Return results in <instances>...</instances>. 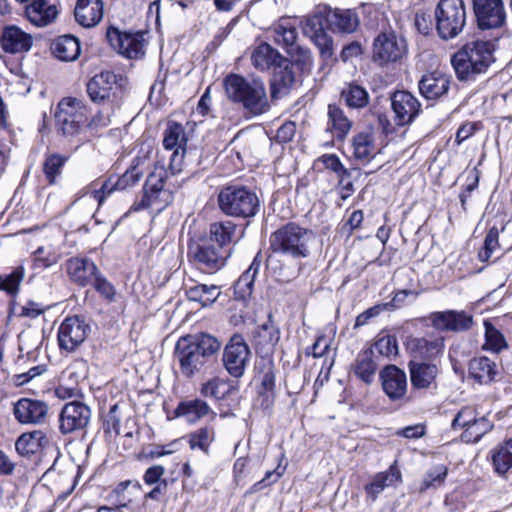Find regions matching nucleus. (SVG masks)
I'll list each match as a JSON object with an SVG mask.
<instances>
[{
	"instance_id": "obj_63",
	"label": "nucleus",
	"mask_w": 512,
	"mask_h": 512,
	"mask_svg": "<svg viewBox=\"0 0 512 512\" xmlns=\"http://www.w3.org/2000/svg\"><path fill=\"white\" fill-rule=\"evenodd\" d=\"M92 184L93 187L90 189V193L99 205H101L104 202L105 198L109 196L113 191H117L116 181L112 183L110 179L104 181L99 189L95 188L94 183Z\"/></svg>"
},
{
	"instance_id": "obj_49",
	"label": "nucleus",
	"mask_w": 512,
	"mask_h": 512,
	"mask_svg": "<svg viewBox=\"0 0 512 512\" xmlns=\"http://www.w3.org/2000/svg\"><path fill=\"white\" fill-rule=\"evenodd\" d=\"M187 438L191 450H200L209 455L210 446L215 440V431L212 427L205 426L188 434Z\"/></svg>"
},
{
	"instance_id": "obj_3",
	"label": "nucleus",
	"mask_w": 512,
	"mask_h": 512,
	"mask_svg": "<svg viewBox=\"0 0 512 512\" xmlns=\"http://www.w3.org/2000/svg\"><path fill=\"white\" fill-rule=\"evenodd\" d=\"M494 45L491 41L467 42L451 58L452 66L460 81H473L487 72L494 61Z\"/></svg>"
},
{
	"instance_id": "obj_40",
	"label": "nucleus",
	"mask_w": 512,
	"mask_h": 512,
	"mask_svg": "<svg viewBox=\"0 0 512 512\" xmlns=\"http://www.w3.org/2000/svg\"><path fill=\"white\" fill-rule=\"evenodd\" d=\"M273 39L278 45L286 48L289 54L299 50L296 43L297 30L296 27L290 23L289 20H281L273 29Z\"/></svg>"
},
{
	"instance_id": "obj_5",
	"label": "nucleus",
	"mask_w": 512,
	"mask_h": 512,
	"mask_svg": "<svg viewBox=\"0 0 512 512\" xmlns=\"http://www.w3.org/2000/svg\"><path fill=\"white\" fill-rule=\"evenodd\" d=\"M217 200L219 209L230 217H253L260 208V201L256 193L239 185L223 187L218 193Z\"/></svg>"
},
{
	"instance_id": "obj_52",
	"label": "nucleus",
	"mask_w": 512,
	"mask_h": 512,
	"mask_svg": "<svg viewBox=\"0 0 512 512\" xmlns=\"http://www.w3.org/2000/svg\"><path fill=\"white\" fill-rule=\"evenodd\" d=\"M230 390L231 386L226 380L214 377L202 385L201 394L205 397L223 399L230 393Z\"/></svg>"
},
{
	"instance_id": "obj_44",
	"label": "nucleus",
	"mask_w": 512,
	"mask_h": 512,
	"mask_svg": "<svg viewBox=\"0 0 512 512\" xmlns=\"http://www.w3.org/2000/svg\"><path fill=\"white\" fill-rule=\"evenodd\" d=\"M261 266V260L257 255L248 269L242 273L234 285V293L238 299L245 300L252 294L254 280Z\"/></svg>"
},
{
	"instance_id": "obj_8",
	"label": "nucleus",
	"mask_w": 512,
	"mask_h": 512,
	"mask_svg": "<svg viewBox=\"0 0 512 512\" xmlns=\"http://www.w3.org/2000/svg\"><path fill=\"white\" fill-rule=\"evenodd\" d=\"M88 119L84 102L73 97L63 98L57 105L55 120L58 130L66 138L78 136Z\"/></svg>"
},
{
	"instance_id": "obj_18",
	"label": "nucleus",
	"mask_w": 512,
	"mask_h": 512,
	"mask_svg": "<svg viewBox=\"0 0 512 512\" xmlns=\"http://www.w3.org/2000/svg\"><path fill=\"white\" fill-rule=\"evenodd\" d=\"M90 326L79 316L67 317L58 328V344L61 350L75 351L87 338Z\"/></svg>"
},
{
	"instance_id": "obj_57",
	"label": "nucleus",
	"mask_w": 512,
	"mask_h": 512,
	"mask_svg": "<svg viewBox=\"0 0 512 512\" xmlns=\"http://www.w3.org/2000/svg\"><path fill=\"white\" fill-rule=\"evenodd\" d=\"M498 238V228L495 226L491 227L485 237L484 246L479 251V259L482 262L488 261L491 258L493 252L497 250V248L499 247Z\"/></svg>"
},
{
	"instance_id": "obj_26",
	"label": "nucleus",
	"mask_w": 512,
	"mask_h": 512,
	"mask_svg": "<svg viewBox=\"0 0 512 512\" xmlns=\"http://www.w3.org/2000/svg\"><path fill=\"white\" fill-rule=\"evenodd\" d=\"M401 480L402 475L396 465H391L388 470L376 473L364 486L367 499L375 502L386 488L396 486Z\"/></svg>"
},
{
	"instance_id": "obj_56",
	"label": "nucleus",
	"mask_w": 512,
	"mask_h": 512,
	"mask_svg": "<svg viewBox=\"0 0 512 512\" xmlns=\"http://www.w3.org/2000/svg\"><path fill=\"white\" fill-rule=\"evenodd\" d=\"M141 177L142 172L138 169V164L133 162L125 173L117 178L116 190L122 191L133 187L140 181Z\"/></svg>"
},
{
	"instance_id": "obj_41",
	"label": "nucleus",
	"mask_w": 512,
	"mask_h": 512,
	"mask_svg": "<svg viewBox=\"0 0 512 512\" xmlns=\"http://www.w3.org/2000/svg\"><path fill=\"white\" fill-rule=\"evenodd\" d=\"M340 98L351 109H361L369 103V93L365 87L356 82H349L341 90Z\"/></svg>"
},
{
	"instance_id": "obj_27",
	"label": "nucleus",
	"mask_w": 512,
	"mask_h": 512,
	"mask_svg": "<svg viewBox=\"0 0 512 512\" xmlns=\"http://www.w3.org/2000/svg\"><path fill=\"white\" fill-rule=\"evenodd\" d=\"M407 349L412 359L432 361L442 354L444 343L442 338L415 337L407 341Z\"/></svg>"
},
{
	"instance_id": "obj_30",
	"label": "nucleus",
	"mask_w": 512,
	"mask_h": 512,
	"mask_svg": "<svg viewBox=\"0 0 512 512\" xmlns=\"http://www.w3.org/2000/svg\"><path fill=\"white\" fill-rule=\"evenodd\" d=\"M418 86L423 97L435 100L448 93L450 78L440 71H433L423 75Z\"/></svg>"
},
{
	"instance_id": "obj_50",
	"label": "nucleus",
	"mask_w": 512,
	"mask_h": 512,
	"mask_svg": "<svg viewBox=\"0 0 512 512\" xmlns=\"http://www.w3.org/2000/svg\"><path fill=\"white\" fill-rule=\"evenodd\" d=\"M493 425L484 416L477 418L466 430L462 433L463 441L467 443L478 442L483 435L492 429Z\"/></svg>"
},
{
	"instance_id": "obj_46",
	"label": "nucleus",
	"mask_w": 512,
	"mask_h": 512,
	"mask_svg": "<svg viewBox=\"0 0 512 512\" xmlns=\"http://www.w3.org/2000/svg\"><path fill=\"white\" fill-rule=\"evenodd\" d=\"M352 122L344 111L335 104L328 106V129L338 138H344L351 130Z\"/></svg>"
},
{
	"instance_id": "obj_7",
	"label": "nucleus",
	"mask_w": 512,
	"mask_h": 512,
	"mask_svg": "<svg viewBox=\"0 0 512 512\" xmlns=\"http://www.w3.org/2000/svg\"><path fill=\"white\" fill-rule=\"evenodd\" d=\"M232 255L231 250H223L210 240L200 238L188 245V259L200 271L213 274L222 269Z\"/></svg>"
},
{
	"instance_id": "obj_13",
	"label": "nucleus",
	"mask_w": 512,
	"mask_h": 512,
	"mask_svg": "<svg viewBox=\"0 0 512 512\" xmlns=\"http://www.w3.org/2000/svg\"><path fill=\"white\" fill-rule=\"evenodd\" d=\"M187 141L185 128L177 122H169L163 135V147L173 150L169 164L172 174L180 173L184 168Z\"/></svg>"
},
{
	"instance_id": "obj_48",
	"label": "nucleus",
	"mask_w": 512,
	"mask_h": 512,
	"mask_svg": "<svg viewBox=\"0 0 512 512\" xmlns=\"http://www.w3.org/2000/svg\"><path fill=\"white\" fill-rule=\"evenodd\" d=\"M278 59L280 54L267 43L257 46L251 56L254 67L262 71L275 65Z\"/></svg>"
},
{
	"instance_id": "obj_61",
	"label": "nucleus",
	"mask_w": 512,
	"mask_h": 512,
	"mask_svg": "<svg viewBox=\"0 0 512 512\" xmlns=\"http://www.w3.org/2000/svg\"><path fill=\"white\" fill-rule=\"evenodd\" d=\"M94 288L96 291L108 302L115 300L116 291L114 286L100 273L96 276L93 281Z\"/></svg>"
},
{
	"instance_id": "obj_35",
	"label": "nucleus",
	"mask_w": 512,
	"mask_h": 512,
	"mask_svg": "<svg viewBox=\"0 0 512 512\" xmlns=\"http://www.w3.org/2000/svg\"><path fill=\"white\" fill-rule=\"evenodd\" d=\"M353 155L362 164L369 163L380 149L375 144L374 135L371 132H360L353 137Z\"/></svg>"
},
{
	"instance_id": "obj_60",
	"label": "nucleus",
	"mask_w": 512,
	"mask_h": 512,
	"mask_svg": "<svg viewBox=\"0 0 512 512\" xmlns=\"http://www.w3.org/2000/svg\"><path fill=\"white\" fill-rule=\"evenodd\" d=\"M121 411L119 404L110 407L109 412L104 418V431L106 433L120 434Z\"/></svg>"
},
{
	"instance_id": "obj_59",
	"label": "nucleus",
	"mask_w": 512,
	"mask_h": 512,
	"mask_svg": "<svg viewBox=\"0 0 512 512\" xmlns=\"http://www.w3.org/2000/svg\"><path fill=\"white\" fill-rule=\"evenodd\" d=\"M477 412L473 407L467 406L462 408L455 416L452 421V428L464 429L470 426L474 421L477 420Z\"/></svg>"
},
{
	"instance_id": "obj_17",
	"label": "nucleus",
	"mask_w": 512,
	"mask_h": 512,
	"mask_svg": "<svg viewBox=\"0 0 512 512\" xmlns=\"http://www.w3.org/2000/svg\"><path fill=\"white\" fill-rule=\"evenodd\" d=\"M91 409L81 401L66 403L59 415V430L62 434L83 431L91 420Z\"/></svg>"
},
{
	"instance_id": "obj_31",
	"label": "nucleus",
	"mask_w": 512,
	"mask_h": 512,
	"mask_svg": "<svg viewBox=\"0 0 512 512\" xmlns=\"http://www.w3.org/2000/svg\"><path fill=\"white\" fill-rule=\"evenodd\" d=\"M0 44L5 52H27L32 45V37L17 26L5 27L0 36Z\"/></svg>"
},
{
	"instance_id": "obj_28",
	"label": "nucleus",
	"mask_w": 512,
	"mask_h": 512,
	"mask_svg": "<svg viewBox=\"0 0 512 512\" xmlns=\"http://www.w3.org/2000/svg\"><path fill=\"white\" fill-rule=\"evenodd\" d=\"M295 84L294 64L288 60H282L275 66L270 82L272 98H279L287 94Z\"/></svg>"
},
{
	"instance_id": "obj_16",
	"label": "nucleus",
	"mask_w": 512,
	"mask_h": 512,
	"mask_svg": "<svg viewBox=\"0 0 512 512\" xmlns=\"http://www.w3.org/2000/svg\"><path fill=\"white\" fill-rule=\"evenodd\" d=\"M473 12L481 30L496 29L506 22L503 0H472Z\"/></svg>"
},
{
	"instance_id": "obj_47",
	"label": "nucleus",
	"mask_w": 512,
	"mask_h": 512,
	"mask_svg": "<svg viewBox=\"0 0 512 512\" xmlns=\"http://www.w3.org/2000/svg\"><path fill=\"white\" fill-rule=\"evenodd\" d=\"M491 461L494 471L499 475H504L512 468V439L491 451Z\"/></svg>"
},
{
	"instance_id": "obj_10",
	"label": "nucleus",
	"mask_w": 512,
	"mask_h": 512,
	"mask_svg": "<svg viewBox=\"0 0 512 512\" xmlns=\"http://www.w3.org/2000/svg\"><path fill=\"white\" fill-rule=\"evenodd\" d=\"M326 24H328L327 9H318L305 18L303 33L313 41L322 58L329 59L334 54V48L332 38L325 31Z\"/></svg>"
},
{
	"instance_id": "obj_34",
	"label": "nucleus",
	"mask_w": 512,
	"mask_h": 512,
	"mask_svg": "<svg viewBox=\"0 0 512 512\" xmlns=\"http://www.w3.org/2000/svg\"><path fill=\"white\" fill-rule=\"evenodd\" d=\"M175 414L177 417L184 418L188 423H195L208 415H211L212 419L216 417V413L209 407V405L200 399L180 402L175 409Z\"/></svg>"
},
{
	"instance_id": "obj_42",
	"label": "nucleus",
	"mask_w": 512,
	"mask_h": 512,
	"mask_svg": "<svg viewBox=\"0 0 512 512\" xmlns=\"http://www.w3.org/2000/svg\"><path fill=\"white\" fill-rule=\"evenodd\" d=\"M53 54L62 61H73L80 54V43L78 39L72 35H63L58 37L52 43Z\"/></svg>"
},
{
	"instance_id": "obj_24",
	"label": "nucleus",
	"mask_w": 512,
	"mask_h": 512,
	"mask_svg": "<svg viewBox=\"0 0 512 512\" xmlns=\"http://www.w3.org/2000/svg\"><path fill=\"white\" fill-rule=\"evenodd\" d=\"M48 405L40 400L22 398L14 405L15 418L23 424H39L45 421Z\"/></svg>"
},
{
	"instance_id": "obj_36",
	"label": "nucleus",
	"mask_w": 512,
	"mask_h": 512,
	"mask_svg": "<svg viewBox=\"0 0 512 512\" xmlns=\"http://www.w3.org/2000/svg\"><path fill=\"white\" fill-rule=\"evenodd\" d=\"M327 12L328 25L332 30H335L339 33H352L358 27V16L356 12L352 10L335 9L332 11L327 9Z\"/></svg>"
},
{
	"instance_id": "obj_39",
	"label": "nucleus",
	"mask_w": 512,
	"mask_h": 512,
	"mask_svg": "<svg viewBox=\"0 0 512 512\" xmlns=\"http://www.w3.org/2000/svg\"><path fill=\"white\" fill-rule=\"evenodd\" d=\"M49 440L46 434L41 430L30 433H23L15 443V448L21 456H30L39 451L40 448L46 446Z\"/></svg>"
},
{
	"instance_id": "obj_33",
	"label": "nucleus",
	"mask_w": 512,
	"mask_h": 512,
	"mask_svg": "<svg viewBox=\"0 0 512 512\" xmlns=\"http://www.w3.org/2000/svg\"><path fill=\"white\" fill-rule=\"evenodd\" d=\"M74 15L81 26L94 27L103 17V3L101 0H78Z\"/></svg>"
},
{
	"instance_id": "obj_19",
	"label": "nucleus",
	"mask_w": 512,
	"mask_h": 512,
	"mask_svg": "<svg viewBox=\"0 0 512 512\" xmlns=\"http://www.w3.org/2000/svg\"><path fill=\"white\" fill-rule=\"evenodd\" d=\"M120 92L118 77L111 71H102L87 83V93L93 102H113Z\"/></svg>"
},
{
	"instance_id": "obj_43",
	"label": "nucleus",
	"mask_w": 512,
	"mask_h": 512,
	"mask_svg": "<svg viewBox=\"0 0 512 512\" xmlns=\"http://www.w3.org/2000/svg\"><path fill=\"white\" fill-rule=\"evenodd\" d=\"M469 374L480 384H488L497 375V366L487 357L474 358L469 364Z\"/></svg>"
},
{
	"instance_id": "obj_38",
	"label": "nucleus",
	"mask_w": 512,
	"mask_h": 512,
	"mask_svg": "<svg viewBox=\"0 0 512 512\" xmlns=\"http://www.w3.org/2000/svg\"><path fill=\"white\" fill-rule=\"evenodd\" d=\"M377 368V364L373 360L372 349L361 351L352 365L356 377L366 384H371L374 381Z\"/></svg>"
},
{
	"instance_id": "obj_2",
	"label": "nucleus",
	"mask_w": 512,
	"mask_h": 512,
	"mask_svg": "<svg viewBox=\"0 0 512 512\" xmlns=\"http://www.w3.org/2000/svg\"><path fill=\"white\" fill-rule=\"evenodd\" d=\"M227 98L252 116H260L270 110L266 86L262 79L229 74L223 81Z\"/></svg>"
},
{
	"instance_id": "obj_53",
	"label": "nucleus",
	"mask_w": 512,
	"mask_h": 512,
	"mask_svg": "<svg viewBox=\"0 0 512 512\" xmlns=\"http://www.w3.org/2000/svg\"><path fill=\"white\" fill-rule=\"evenodd\" d=\"M448 475V468L445 465L439 464L430 468L421 483V490L430 488H438L443 485Z\"/></svg>"
},
{
	"instance_id": "obj_64",
	"label": "nucleus",
	"mask_w": 512,
	"mask_h": 512,
	"mask_svg": "<svg viewBox=\"0 0 512 512\" xmlns=\"http://www.w3.org/2000/svg\"><path fill=\"white\" fill-rule=\"evenodd\" d=\"M321 161L326 169H329L340 175H348V170L344 168L338 156L334 154H326L321 157Z\"/></svg>"
},
{
	"instance_id": "obj_9",
	"label": "nucleus",
	"mask_w": 512,
	"mask_h": 512,
	"mask_svg": "<svg viewBox=\"0 0 512 512\" xmlns=\"http://www.w3.org/2000/svg\"><path fill=\"white\" fill-rule=\"evenodd\" d=\"M164 185L165 179L161 174L151 173L145 181L142 198L131 206L130 211L147 208L162 211L172 201V193L164 189Z\"/></svg>"
},
{
	"instance_id": "obj_14",
	"label": "nucleus",
	"mask_w": 512,
	"mask_h": 512,
	"mask_svg": "<svg viewBox=\"0 0 512 512\" xmlns=\"http://www.w3.org/2000/svg\"><path fill=\"white\" fill-rule=\"evenodd\" d=\"M408 370L413 389L420 391L437 390L438 378L441 374V365L439 361L411 359L408 362Z\"/></svg>"
},
{
	"instance_id": "obj_45",
	"label": "nucleus",
	"mask_w": 512,
	"mask_h": 512,
	"mask_svg": "<svg viewBox=\"0 0 512 512\" xmlns=\"http://www.w3.org/2000/svg\"><path fill=\"white\" fill-rule=\"evenodd\" d=\"M221 290L216 285L195 284L186 288V296L190 301L198 302L202 307L212 305L220 296Z\"/></svg>"
},
{
	"instance_id": "obj_23",
	"label": "nucleus",
	"mask_w": 512,
	"mask_h": 512,
	"mask_svg": "<svg viewBox=\"0 0 512 512\" xmlns=\"http://www.w3.org/2000/svg\"><path fill=\"white\" fill-rule=\"evenodd\" d=\"M280 340V330L272 321L271 315L267 322L257 327L253 335V343L258 354L270 357Z\"/></svg>"
},
{
	"instance_id": "obj_58",
	"label": "nucleus",
	"mask_w": 512,
	"mask_h": 512,
	"mask_svg": "<svg viewBox=\"0 0 512 512\" xmlns=\"http://www.w3.org/2000/svg\"><path fill=\"white\" fill-rule=\"evenodd\" d=\"M375 350L388 358L395 357L398 354V343L395 336L384 335L375 342Z\"/></svg>"
},
{
	"instance_id": "obj_55",
	"label": "nucleus",
	"mask_w": 512,
	"mask_h": 512,
	"mask_svg": "<svg viewBox=\"0 0 512 512\" xmlns=\"http://www.w3.org/2000/svg\"><path fill=\"white\" fill-rule=\"evenodd\" d=\"M59 259L60 254L52 246H41L34 252V265L37 268H49L58 263Z\"/></svg>"
},
{
	"instance_id": "obj_11",
	"label": "nucleus",
	"mask_w": 512,
	"mask_h": 512,
	"mask_svg": "<svg viewBox=\"0 0 512 512\" xmlns=\"http://www.w3.org/2000/svg\"><path fill=\"white\" fill-rule=\"evenodd\" d=\"M250 359L251 350L244 338L239 334L233 335L223 351L222 362L225 370L230 376L241 378Z\"/></svg>"
},
{
	"instance_id": "obj_51",
	"label": "nucleus",
	"mask_w": 512,
	"mask_h": 512,
	"mask_svg": "<svg viewBox=\"0 0 512 512\" xmlns=\"http://www.w3.org/2000/svg\"><path fill=\"white\" fill-rule=\"evenodd\" d=\"M68 158L60 154H50L43 163L44 174L50 184H55L57 177L61 174L62 168Z\"/></svg>"
},
{
	"instance_id": "obj_20",
	"label": "nucleus",
	"mask_w": 512,
	"mask_h": 512,
	"mask_svg": "<svg viewBox=\"0 0 512 512\" xmlns=\"http://www.w3.org/2000/svg\"><path fill=\"white\" fill-rule=\"evenodd\" d=\"M391 107L399 126L411 124L421 113L419 100L410 92L399 90L391 95Z\"/></svg>"
},
{
	"instance_id": "obj_1",
	"label": "nucleus",
	"mask_w": 512,
	"mask_h": 512,
	"mask_svg": "<svg viewBox=\"0 0 512 512\" xmlns=\"http://www.w3.org/2000/svg\"><path fill=\"white\" fill-rule=\"evenodd\" d=\"M219 349L220 343L211 335H189L177 341L174 356L179 363L181 374L186 378H192L213 365Z\"/></svg>"
},
{
	"instance_id": "obj_22",
	"label": "nucleus",
	"mask_w": 512,
	"mask_h": 512,
	"mask_svg": "<svg viewBox=\"0 0 512 512\" xmlns=\"http://www.w3.org/2000/svg\"><path fill=\"white\" fill-rule=\"evenodd\" d=\"M382 388L392 401L402 400L407 393L408 383L404 370L395 365H387L380 372Z\"/></svg>"
},
{
	"instance_id": "obj_32",
	"label": "nucleus",
	"mask_w": 512,
	"mask_h": 512,
	"mask_svg": "<svg viewBox=\"0 0 512 512\" xmlns=\"http://www.w3.org/2000/svg\"><path fill=\"white\" fill-rule=\"evenodd\" d=\"M25 15L32 24L43 27L49 25L56 19L58 9L54 2L48 0H33L26 6Z\"/></svg>"
},
{
	"instance_id": "obj_25",
	"label": "nucleus",
	"mask_w": 512,
	"mask_h": 512,
	"mask_svg": "<svg viewBox=\"0 0 512 512\" xmlns=\"http://www.w3.org/2000/svg\"><path fill=\"white\" fill-rule=\"evenodd\" d=\"M432 323L439 330L462 332L471 328L473 318L464 311L448 310L433 313Z\"/></svg>"
},
{
	"instance_id": "obj_15",
	"label": "nucleus",
	"mask_w": 512,
	"mask_h": 512,
	"mask_svg": "<svg viewBox=\"0 0 512 512\" xmlns=\"http://www.w3.org/2000/svg\"><path fill=\"white\" fill-rule=\"evenodd\" d=\"M106 38L119 54L127 58L137 59L145 54L146 41L142 32L126 33L110 27L107 29Z\"/></svg>"
},
{
	"instance_id": "obj_62",
	"label": "nucleus",
	"mask_w": 512,
	"mask_h": 512,
	"mask_svg": "<svg viewBox=\"0 0 512 512\" xmlns=\"http://www.w3.org/2000/svg\"><path fill=\"white\" fill-rule=\"evenodd\" d=\"M24 272L22 268H17L11 274L5 277L0 287L10 294L17 292L20 282L22 281Z\"/></svg>"
},
{
	"instance_id": "obj_4",
	"label": "nucleus",
	"mask_w": 512,
	"mask_h": 512,
	"mask_svg": "<svg viewBox=\"0 0 512 512\" xmlns=\"http://www.w3.org/2000/svg\"><path fill=\"white\" fill-rule=\"evenodd\" d=\"M314 239V233L296 223H288L270 237V247L274 252H279L294 258H306L309 256V244Z\"/></svg>"
},
{
	"instance_id": "obj_37",
	"label": "nucleus",
	"mask_w": 512,
	"mask_h": 512,
	"mask_svg": "<svg viewBox=\"0 0 512 512\" xmlns=\"http://www.w3.org/2000/svg\"><path fill=\"white\" fill-rule=\"evenodd\" d=\"M260 377L259 395L266 396L267 400L273 396L275 390V365L271 357H262L256 364Z\"/></svg>"
},
{
	"instance_id": "obj_6",
	"label": "nucleus",
	"mask_w": 512,
	"mask_h": 512,
	"mask_svg": "<svg viewBox=\"0 0 512 512\" xmlns=\"http://www.w3.org/2000/svg\"><path fill=\"white\" fill-rule=\"evenodd\" d=\"M435 28L443 40L456 38L466 25V7L463 0H440L435 11Z\"/></svg>"
},
{
	"instance_id": "obj_54",
	"label": "nucleus",
	"mask_w": 512,
	"mask_h": 512,
	"mask_svg": "<svg viewBox=\"0 0 512 512\" xmlns=\"http://www.w3.org/2000/svg\"><path fill=\"white\" fill-rule=\"evenodd\" d=\"M508 347L503 334L492 324L485 322V344L484 348L495 353Z\"/></svg>"
},
{
	"instance_id": "obj_12",
	"label": "nucleus",
	"mask_w": 512,
	"mask_h": 512,
	"mask_svg": "<svg viewBox=\"0 0 512 512\" xmlns=\"http://www.w3.org/2000/svg\"><path fill=\"white\" fill-rule=\"evenodd\" d=\"M407 53L406 41L393 31L379 34L373 43V59L379 65L400 61Z\"/></svg>"
},
{
	"instance_id": "obj_29",
	"label": "nucleus",
	"mask_w": 512,
	"mask_h": 512,
	"mask_svg": "<svg viewBox=\"0 0 512 512\" xmlns=\"http://www.w3.org/2000/svg\"><path fill=\"white\" fill-rule=\"evenodd\" d=\"M69 279L82 287L94 281L99 274L96 264L88 258H71L66 263Z\"/></svg>"
},
{
	"instance_id": "obj_21",
	"label": "nucleus",
	"mask_w": 512,
	"mask_h": 512,
	"mask_svg": "<svg viewBox=\"0 0 512 512\" xmlns=\"http://www.w3.org/2000/svg\"><path fill=\"white\" fill-rule=\"evenodd\" d=\"M243 236V230L231 220L219 221L210 224L209 234L204 237L223 250H231Z\"/></svg>"
}]
</instances>
